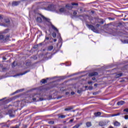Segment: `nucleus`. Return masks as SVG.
Here are the masks:
<instances>
[{
    "instance_id": "c9c22d12",
    "label": "nucleus",
    "mask_w": 128,
    "mask_h": 128,
    "mask_svg": "<svg viewBox=\"0 0 128 128\" xmlns=\"http://www.w3.org/2000/svg\"><path fill=\"white\" fill-rule=\"evenodd\" d=\"M0 26H8V25L5 24H0Z\"/></svg>"
},
{
    "instance_id": "b1692460",
    "label": "nucleus",
    "mask_w": 128,
    "mask_h": 128,
    "mask_svg": "<svg viewBox=\"0 0 128 128\" xmlns=\"http://www.w3.org/2000/svg\"><path fill=\"white\" fill-rule=\"evenodd\" d=\"M82 89H80V90H78L77 92L78 94H82Z\"/></svg>"
},
{
    "instance_id": "aec40b11",
    "label": "nucleus",
    "mask_w": 128,
    "mask_h": 128,
    "mask_svg": "<svg viewBox=\"0 0 128 128\" xmlns=\"http://www.w3.org/2000/svg\"><path fill=\"white\" fill-rule=\"evenodd\" d=\"M99 126H104V122H100Z\"/></svg>"
},
{
    "instance_id": "79ce46f5",
    "label": "nucleus",
    "mask_w": 128,
    "mask_h": 128,
    "mask_svg": "<svg viewBox=\"0 0 128 128\" xmlns=\"http://www.w3.org/2000/svg\"><path fill=\"white\" fill-rule=\"evenodd\" d=\"M28 128V126L27 125H24V128Z\"/></svg>"
},
{
    "instance_id": "4c0bfd02",
    "label": "nucleus",
    "mask_w": 128,
    "mask_h": 128,
    "mask_svg": "<svg viewBox=\"0 0 128 128\" xmlns=\"http://www.w3.org/2000/svg\"><path fill=\"white\" fill-rule=\"evenodd\" d=\"M50 40V38L46 36L45 40Z\"/></svg>"
},
{
    "instance_id": "f3484780",
    "label": "nucleus",
    "mask_w": 128,
    "mask_h": 128,
    "mask_svg": "<svg viewBox=\"0 0 128 128\" xmlns=\"http://www.w3.org/2000/svg\"><path fill=\"white\" fill-rule=\"evenodd\" d=\"M117 28H120V30L122 28V23H119V24L117 26Z\"/></svg>"
},
{
    "instance_id": "72a5a7b5",
    "label": "nucleus",
    "mask_w": 128,
    "mask_h": 128,
    "mask_svg": "<svg viewBox=\"0 0 128 128\" xmlns=\"http://www.w3.org/2000/svg\"><path fill=\"white\" fill-rule=\"evenodd\" d=\"M124 112H128V108L124 109Z\"/></svg>"
},
{
    "instance_id": "5701e85b",
    "label": "nucleus",
    "mask_w": 128,
    "mask_h": 128,
    "mask_svg": "<svg viewBox=\"0 0 128 128\" xmlns=\"http://www.w3.org/2000/svg\"><path fill=\"white\" fill-rule=\"evenodd\" d=\"M49 124H54V122L51 120L48 122Z\"/></svg>"
},
{
    "instance_id": "4d7b16f0",
    "label": "nucleus",
    "mask_w": 128,
    "mask_h": 128,
    "mask_svg": "<svg viewBox=\"0 0 128 128\" xmlns=\"http://www.w3.org/2000/svg\"><path fill=\"white\" fill-rule=\"evenodd\" d=\"M70 94V92H66V94Z\"/></svg>"
},
{
    "instance_id": "1a4fd4ad",
    "label": "nucleus",
    "mask_w": 128,
    "mask_h": 128,
    "mask_svg": "<svg viewBox=\"0 0 128 128\" xmlns=\"http://www.w3.org/2000/svg\"><path fill=\"white\" fill-rule=\"evenodd\" d=\"M114 124L115 126H120V123L118 121H116L114 122Z\"/></svg>"
},
{
    "instance_id": "f257e3e1",
    "label": "nucleus",
    "mask_w": 128,
    "mask_h": 128,
    "mask_svg": "<svg viewBox=\"0 0 128 128\" xmlns=\"http://www.w3.org/2000/svg\"><path fill=\"white\" fill-rule=\"evenodd\" d=\"M41 18H42L44 22H47L48 26H50V24L51 25L52 28L54 32H58V28H56V26H54L52 24V22H50V20L44 17V16L42 15L41 16Z\"/></svg>"
},
{
    "instance_id": "de8ad7c7",
    "label": "nucleus",
    "mask_w": 128,
    "mask_h": 128,
    "mask_svg": "<svg viewBox=\"0 0 128 128\" xmlns=\"http://www.w3.org/2000/svg\"><path fill=\"white\" fill-rule=\"evenodd\" d=\"M120 113H118V114H116V116H120Z\"/></svg>"
},
{
    "instance_id": "bf43d9fd",
    "label": "nucleus",
    "mask_w": 128,
    "mask_h": 128,
    "mask_svg": "<svg viewBox=\"0 0 128 128\" xmlns=\"http://www.w3.org/2000/svg\"><path fill=\"white\" fill-rule=\"evenodd\" d=\"M2 70H6V68H3Z\"/></svg>"
},
{
    "instance_id": "0eeeda50",
    "label": "nucleus",
    "mask_w": 128,
    "mask_h": 128,
    "mask_svg": "<svg viewBox=\"0 0 128 128\" xmlns=\"http://www.w3.org/2000/svg\"><path fill=\"white\" fill-rule=\"evenodd\" d=\"M126 104L124 101L121 100L117 102L118 106H122Z\"/></svg>"
},
{
    "instance_id": "dca6fc26",
    "label": "nucleus",
    "mask_w": 128,
    "mask_h": 128,
    "mask_svg": "<svg viewBox=\"0 0 128 128\" xmlns=\"http://www.w3.org/2000/svg\"><path fill=\"white\" fill-rule=\"evenodd\" d=\"M48 50H54V46H48Z\"/></svg>"
},
{
    "instance_id": "423d86ee",
    "label": "nucleus",
    "mask_w": 128,
    "mask_h": 128,
    "mask_svg": "<svg viewBox=\"0 0 128 128\" xmlns=\"http://www.w3.org/2000/svg\"><path fill=\"white\" fill-rule=\"evenodd\" d=\"M20 2L18 1V2H12V6H18V4Z\"/></svg>"
},
{
    "instance_id": "6e6552de",
    "label": "nucleus",
    "mask_w": 128,
    "mask_h": 128,
    "mask_svg": "<svg viewBox=\"0 0 128 128\" xmlns=\"http://www.w3.org/2000/svg\"><path fill=\"white\" fill-rule=\"evenodd\" d=\"M72 108H74L70 106V107H68V108H65L64 110L66 112H70V110H72Z\"/></svg>"
},
{
    "instance_id": "13d9d810",
    "label": "nucleus",
    "mask_w": 128,
    "mask_h": 128,
    "mask_svg": "<svg viewBox=\"0 0 128 128\" xmlns=\"http://www.w3.org/2000/svg\"><path fill=\"white\" fill-rule=\"evenodd\" d=\"M42 43H40V44H39V46H42Z\"/></svg>"
},
{
    "instance_id": "6ab92c4d",
    "label": "nucleus",
    "mask_w": 128,
    "mask_h": 128,
    "mask_svg": "<svg viewBox=\"0 0 128 128\" xmlns=\"http://www.w3.org/2000/svg\"><path fill=\"white\" fill-rule=\"evenodd\" d=\"M58 118H66L65 115H59Z\"/></svg>"
},
{
    "instance_id": "680f3d73",
    "label": "nucleus",
    "mask_w": 128,
    "mask_h": 128,
    "mask_svg": "<svg viewBox=\"0 0 128 128\" xmlns=\"http://www.w3.org/2000/svg\"><path fill=\"white\" fill-rule=\"evenodd\" d=\"M85 88H88V86H86Z\"/></svg>"
},
{
    "instance_id": "473e14b6",
    "label": "nucleus",
    "mask_w": 128,
    "mask_h": 128,
    "mask_svg": "<svg viewBox=\"0 0 128 128\" xmlns=\"http://www.w3.org/2000/svg\"><path fill=\"white\" fill-rule=\"evenodd\" d=\"M10 32V30H8V29H6V30H4V32Z\"/></svg>"
},
{
    "instance_id": "2eb2a0df",
    "label": "nucleus",
    "mask_w": 128,
    "mask_h": 128,
    "mask_svg": "<svg viewBox=\"0 0 128 128\" xmlns=\"http://www.w3.org/2000/svg\"><path fill=\"white\" fill-rule=\"evenodd\" d=\"M122 76V73H120L117 74H116V78H120Z\"/></svg>"
},
{
    "instance_id": "7c9ffc66",
    "label": "nucleus",
    "mask_w": 128,
    "mask_h": 128,
    "mask_svg": "<svg viewBox=\"0 0 128 128\" xmlns=\"http://www.w3.org/2000/svg\"><path fill=\"white\" fill-rule=\"evenodd\" d=\"M72 6H78V3H72Z\"/></svg>"
},
{
    "instance_id": "864d4df0",
    "label": "nucleus",
    "mask_w": 128,
    "mask_h": 128,
    "mask_svg": "<svg viewBox=\"0 0 128 128\" xmlns=\"http://www.w3.org/2000/svg\"><path fill=\"white\" fill-rule=\"evenodd\" d=\"M54 42H56V39H54Z\"/></svg>"
},
{
    "instance_id": "a18cd8bd",
    "label": "nucleus",
    "mask_w": 128,
    "mask_h": 128,
    "mask_svg": "<svg viewBox=\"0 0 128 128\" xmlns=\"http://www.w3.org/2000/svg\"><path fill=\"white\" fill-rule=\"evenodd\" d=\"M38 46H34V48H38Z\"/></svg>"
},
{
    "instance_id": "58836bf2",
    "label": "nucleus",
    "mask_w": 128,
    "mask_h": 128,
    "mask_svg": "<svg viewBox=\"0 0 128 128\" xmlns=\"http://www.w3.org/2000/svg\"><path fill=\"white\" fill-rule=\"evenodd\" d=\"M88 84H92V81L88 82Z\"/></svg>"
},
{
    "instance_id": "5fc2aeb1",
    "label": "nucleus",
    "mask_w": 128,
    "mask_h": 128,
    "mask_svg": "<svg viewBox=\"0 0 128 128\" xmlns=\"http://www.w3.org/2000/svg\"><path fill=\"white\" fill-rule=\"evenodd\" d=\"M108 128H114L112 127V126H110Z\"/></svg>"
},
{
    "instance_id": "20e7f679",
    "label": "nucleus",
    "mask_w": 128,
    "mask_h": 128,
    "mask_svg": "<svg viewBox=\"0 0 128 128\" xmlns=\"http://www.w3.org/2000/svg\"><path fill=\"white\" fill-rule=\"evenodd\" d=\"M98 74L97 72H92L91 73H90L88 74L89 76H98Z\"/></svg>"
},
{
    "instance_id": "9d476101",
    "label": "nucleus",
    "mask_w": 128,
    "mask_h": 128,
    "mask_svg": "<svg viewBox=\"0 0 128 128\" xmlns=\"http://www.w3.org/2000/svg\"><path fill=\"white\" fill-rule=\"evenodd\" d=\"M82 123L78 124L74 126L73 128H79L82 126Z\"/></svg>"
},
{
    "instance_id": "c756f323",
    "label": "nucleus",
    "mask_w": 128,
    "mask_h": 128,
    "mask_svg": "<svg viewBox=\"0 0 128 128\" xmlns=\"http://www.w3.org/2000/svg\"><path fill=\"white\" fill-rule=\"evenodd\" d=\"M15 62H14L12 64V68H14V66H16V65H14Z\"/></svg>"
},
{
    "instance_id": "ddd939ff",
    "label": "nucleus",
    "mask_w": 128,
    "mask_h": 128,
    "mask_svg": "<svg viewBox=\"0 0 128 128\" xmlns=\"http://www.w3.org/2000/svg\"><path fill=\"white\" fill-rule=\"evenodd\" d=\"M94 114L95 116H100L102 114L100 113V112H95Z\"/></svg>"
},
{
    "instance_id": "338daca9",
    "label": "nucleus",
    "mask_w": 128,
    "mask_h": 128,
    "mask_svg": "<svg viewBox=\"0 0 128 128\" xmlns=\"http://www.w3.org/2000/svg\"><path fill=\"white\" fill-rule=\"evenodd\" d=\"M22 0V1H24V0Z\"/></svg>"
},
{
    "instance_id": "2f4dec72",
    "label": "nucleus",
    "mask_w": 128,
    "mask_h": 128,
    "mask_svg": "<svg viewBox=\"0 0 128 128\" xmlns=\"http://www.w3.org/2000/svg\"><path fill=\"white\" fill-rule=\"evenodd\" d=\"M77 12L76 11H74L73 12V14L74 16H76Z\"/></svg>"
},
{
    "instance_id": "e2e57ef3",
    "label": "nucleus",
    "mask_w": 128,
    "mask_h": 128,
    "mask_svg": "<svg viewBox=\"0 0 128 128\" xmlns=\"http://www.w3.org/2000/svg\"><path fill=\"white\" fill-rule=\"evenodd\" d=\"M80 12H82V9H80Z\"/></svg>"
},
{
    "instance_id": "412c9836",
    "label": "nucleus",
    "mask_w": 128,
    "mask_h": 128,
    "mask_svg": "<svg viewBox=\"0 0 128 128\" xmlns=\"http://www.w3.org/2000/svg\"><path fill=\"white\" fill-rule=\"evenodd\" d=\"M41 82H42V84H46L47 82H46V80L45 79H43L41 80Z\"/></svg>"
},
{
    "instance_id": "f8f14e48",
    "label": "nucleus",
    "mask_w": 128,
    "mask_h": 128,
    "mask_svg": "<svg viewBox=\"0 0 128 128\" xmlns=\"http://www.w3.org/2000/svg\"><path fill=\"white\" fill-rule=\"evenodd\" d=\"M59 12L60 13L65 12H66V9L64 8H61L59 10Z\"/></svg>"
},
{
    "instance_id": "393cba45",
    "label": "nucleus",
    "mask_w": 128,
    "mask_h": 128,
    "mask_svg": "<svg viewBox=\"0 0 128 128\" xmlns=\"http://www.w3.org/2000/svg\"><path fill=\"white\" fill-rule=\"evenodd\" d=\"M52 36H53V38H56V32L52 33Z\"/></svg>"
},
{
    "instance_id": "e433bc0d",
    "label": "nucleus",
    "mask_w": 128,
    "mask_h": 128,
    "mask_svg": "<svg viewBox=\"0 0 128 128\" xmlns=\"http://www.w3.org/2000/svg\"><path fill=\"white\" fill-rule=\"evenodd\" d=\"M20 128V126L16 125L15 126L13 127V128Z\"/></svg>"
},
{
    "instance_id": "69168bd1",
    "label": "nucleus",
    "mask_w": 128,
    "mask_h": 128,
    "mask_svg": "<svg viewBox=\"0 0 128 128\" xmlns=\"http://www.w3.org/2000/svg\"><path fill=\"white\" fill-rule=\"evenodd\" d=\"M89 88H92V87H89Z\"/></svg>"
},
{
    "instance_id": "9b49d317",
    "label": "nucleus",
    "mask_w": 128,
    "mask_h": 128,
    "mask_svg": "<svg viewBox=\"0 0 128 128\" xmlns=\"http://www.w3.org/2000/svg\"><path fill=\"white\" fill-rule=\"evenodd\" d=\"M36 20L38 22H42V18H40V17L37 18Z\"/></svg>"
},
{
    "instance_id": "6e6d98bb",
    "label": "nucleus",
    "mask_w": 128,
    "mask_h": 128,
    "mask_svg": "<svg viewBox=\"0 0 128 128\" xmlns=\"http://www.w3.org/2000/svg\"><path fill=\"white\" fill-rule=\"evenodd\" d=\"M66 8H68V4H66Z\"/></svg>"
},
{
    "instance_id": "09e8293b",
    "label": "nucleus",
    "mask_w": 128,
    "mask_h": 128,
    "mask_svg": "<svg viewBox=\"0 0 128 128\" xmlns=\"http://www.w3.org/2000/svg\"><path fill=\"white\" fill-rule=\"evenodd\" d=\"M96 26H97V28H98V26H100V24H97Z\"/></svg>"
},
{
    "instance_id": "bb28decb",
    "label": "nucleus",
    "mask_w": 128,
    "mask_h": 128,
    "mask_svg": "<svg viewBox=\"0 0 128 128\" xmlns=\"http://www.w3.org/2000/svg\"><path fill=\"white\" fill-rule=\"evenodd\" d=\"M30 72V70L26 71V72H24V73L21 74H20V76H22V75H24V74H27V72Z\"/></svg>"
},
{
    "instance_id": "a878e982",
    "label": "nucleus",
    "mask_w": 128,
    "mask_h": 128,
    "mask_svg": "<svg viewBox=\"0 0 128 128\" xmlns=\"http://www.w3.org/2000/svg\"><path fill=\"white\" fill-rule=\"evenodd\" d=\"M122 42L123 44H128V40H122Z\"/></svg>"
},
{
    "instance_id": "7ed1b4c3",
    "label": "nucleus",
    "mask_w": 128,
    "mask_h": 128,
    "mask_svg": "<svg viewBox=\"0 0 128 128\" xmlns=\"http://www.w3.org/2000/svg\"><path fill=\"white\" fill-rule=\"evenodd\" d=\"M8 38H10V36H6V37H4V35H0V40H8Z\"/></svg>"
},
{
    "instance_id": "49530a36",
    "label": "nucleus",
    "mask_w": 128,
    "mask_h": 128,
    "mask_svg": "<svg viewBox=\"0 0 128 128\" xmlns=\"http://www.w3.org/2000/svg\"><path fill=\"white\" fill-rule=\"evenodd\" d=\"M92 80H96V78H92Z\"/></svg>"
},
{
    "instance_id": "39448f33",
    "label": "nucleus",
    "mask_w": 128,
    "mask_h": 128,
    "mask_svg": "<svg viewBox=\"0 0 128 128\" xmlns=\"http://www.w3.org/2000/svg\"><path fill=\"white\" fill-rule=\"evenodd\" d=\"M87 26L88 28H90V30H93L94 32L96 30V28H94V26L92 25L88 24Z\"/></svg>"
},
{
    "instance_id": "3c124183",
    "label": "nucleus",
    "mask_w": 128,
    "mask_h": 128,
    "mask_svg": "<svg viewBox=\"0 0 128 128\" xmlns=\"http://www.w3.org/2000/svg\"><path fill=\"white\" fill-rule=\"evenodd\" d=\"M91 13L92 14H94V11H93V10L91 11Z\"/></svg>"
},
{
    "instance_id": "cd10ccee",
    "label": "nucleus",
    "mask_w": 128,
    "mask_h": 128,
    "mask_svg": "<svg viewBox=\"0 0 128 128\" xmlns=\"http://www.w3.org/2000/svg\"><path fill=\"white\" fill-rule=\"evenodd\" d=\"M74 119H71L70 120V121L68 122V124H72V122H74Z\"/></svg>"
},
{
    "instance_id": "ea45409f",
    "label": "nucleus",
    "mask_w": 128,
    "mask_h": 128,
    "mask_svg": "<svg viewBox=\"0 0 128 128\" xmlns=\"http://www.w3.org/2000/svg\"><path fill=\"white\" fill-rule=\"evenodd\" d=\"M74 92H71V94H72V96H74Z\"/></svg>"
},
{
    "instance_id": "4468645a",
    "label": "nucleus",
    "mask_w": 128,
    "mask_h": 128,
    "mask_svg": "<svg viewBox=\"0 0 128 128\" xmlns=\"http://www.w3.org/2000/svg\"><path fill=\"white\" fill-rule=\"evenodd\" d=\"M86 126L87 128H90V126H92V122H86Z\"/></svg>"
},
{
    "instance_id": "052dcab7",
    "label": "nucleus",
    "mask_w": 128,
    "mask_h": 128,
    "mask_svg": "<svg viewBox=\"0 0 128 128\" xmlns=\"http://www.w3.org/2000/svg\"><path fill=\"white\" fill-rule=\"evenodd\" d=\"M60 38V34H59Z\"/></svg>"
},
{
    "instance_id": "0e129e2a",
    "label": "nucleus",
    "mask_w": 128,
    "mask_h": 128,
    "mask_svg": "<svg viewBox=\"0 0 128 128\" xmlns=\"http://www.w3.org/2000/svg\"><path fill=\"white\" fill-rule=\"evenodd\" d=\"M89 88H92V87H89Z\"/></svg>"
},
{
    "instance_id": "37998d69",
    "label": "nucleus",
    "mask_w": 128,
    "mask_h": 128,
    "mask_svg": "<svg viewBox=\"0 0 128 128\" xmlns=\"http://www.w3.org/2000/svg\"><path fill=\"white\" fill-rule=\"evenodd\" d=\"M112 116H116V114H112Z\"/></svg>"
},
{
    "instance_id": "f704fd0d",
    "label": "nucleus",
    "mask_w": 128,
    "mask_h": 128,
    "mask_svg": "<svg viewBox=\"0 0 128 128\" xmlns=\"http://www.w3.org/2000/svg\"><path fill=\"white\" fill-rule=\"evenodd\" d=\"M125 120H128V115L124 116Z\"/></svg>"
},
{
    "instance_id": "603ef678",
    "label": "nucleus",
    "mask_w": 128,
    "mask_h": 128,
    "mask_svg": "<svg viewBox=\"0 0 128 128\" xmlns=\"http://www.w3.org/2000/svg\"><path fill=\"white\" fill-rule=\"evenodd\" d=\"M104 22L103 20H102V21L100 22V24H104Z\"/></svg>"
},
{
    "instance_id": "c85d7f7f",
    "label": "nucleus",
    "mask_w": 128,
    "mask_h": 128,
    "mask_svg": "<svg viewBox=\"0 0 128 128\" xmlns=\"http://www.w3.org/2000/svg\"><path fill=\"white\" fill-rule=\"evenodd\" d=\"M48 8H50V10H52V8H54V6L50 5V6H48Z\"/></svg>"
},
{
    "instance_id": "f03ea898",
    "label": "nucleus",
    "mask_w": 128,
    "mask_h": 128,
    "mask_svg": "<svg viewBox=\"0 0 128 128\" xmlns=\"http://www.w3.org/2000/svg\"><path fill=\"white\" fill-rule=\"evenodd\" d=\"M32 100L34 102H42V100H44V98H40L38 100V96L37 95H34Z\"/></svg>"
},
{
    "instance_id": "a211bd4d",
    "label": "nucleus",
    "mask_w": 128,
    "mask_h": 128,
    "mask_svg": "<svg viewBox=\"0 0 128 128\" xmlns=\"http://www.w3.org/2000/svg\"><path fill=\"white\" fill-rule=\"evenodd\" d=\"M4 22L6 24H10V19L8 18L4 19Z\"/></svg>"
},
{
    "instance_id": "c03bdc74",
    "label": "nucleus",
    "mask_w": 128,
    "mask_h": 128,
    "mask_svg": "<svg viewBox=\"0 0 128 128\" xmlns=\"http://www.w3.org/2000/svg\"><path fill=\"white\" fill-rule=\"evenodd\" d=\"M3 60H6V57H4Z\"/></svg>"
},
{
    "instance_id": "4be33fe9",
    "label": "nucleus",
    "mask_w": 128,
    "mask_h": 128,
    "mask_svg": "<svg viewBox=\"0 0 128 128\" xmlns=\"http://www.w3.org/2000/svg\"><path fill=\"white\" fill-rule=\"evenodd\" d=\"M30 64H31L30 62H26V66H30Z\"/></svg>"
},
{
    "instance_id": "8fccbe9b",
    "label": "nucleus",
    "mask_w": 128,
    "mask_h": 128,
    "mask_svg": "<svg viewBox=\"0 0 128 128\" xmlns=\"http://www.w3.org/2000/svg\"><path fill=\"white\" fill-rule=\"evenodd\" d=\"M94 86H98V84H94Z\"/></svg>"
},
{
    "instance_id": "a19ab883",
    "label": "nucleus",
    "mask_w": 128,
    "mask_h": 128,
    "mask_svg": "<svg viewBox=\"0 0 128 128\" xmlns=\"http://www.w3.org/2000/svg\"><path fill=\"white\" fill-rule=\"evenodd\" d=\"M2 18H2V15H0V20H2Z\"/></svg>"
}]
</instances>
